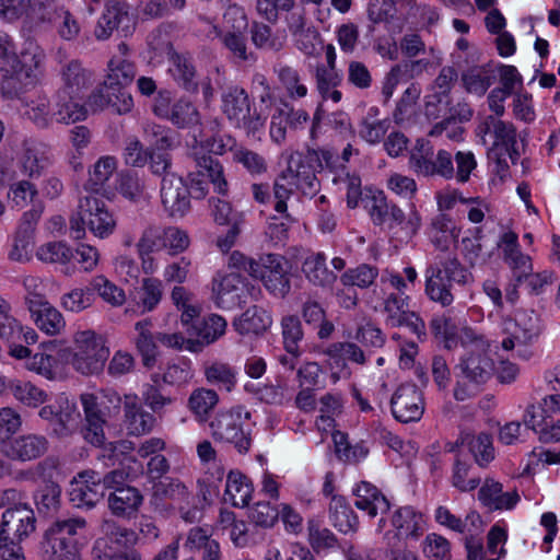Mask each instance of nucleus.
I'll return each mask as SVG.
<instances>
[{
    "label": "nucleus",
    "instance_id": "f257e3e1",
    "mask_svg": "<svg viewBox=\"0 0 560 560\" xmlns=\"http://www.w3.org/2000/svg\"><path fill=\"white\" fill-rule=\"evenodd\" d=\"M108 72L97 91L89 96V105L93 110L109 109L114 114L124 115L133 107L129 92L137 70L127 60H109Z\"/></svg>",
    "mask_w": 560,
    "mask_h": 560
},
{
    "label": "nucleus",
    "instance_id": "f03ea898",
    "mask_svg": "<svg viewBox=\"0 0 560 560\" xmlns=\"http://www.w3.org/2000/svg\"><path fill=\"white\" fill-rule=\"evenodd\" d=\"M86 521L82 517L57 518L45 529L39 542L43 560H81L85 545Z\"/></svg>",
    "mask_w": 560,
    "mask_h": 560
},
{
    "label": "nucleus",
    "instance_id": "7ed1b4c3",
    "mask_svg": "<svg viewBox=\"0 0 560 560\" xmlns=\"http://www.w3.org/2000/svg\"><path fill=\"white\" fill-rule=\"evenodd\" d=\"M63 86L55 97L57 121L61 124L75 122L85 118L83 92L91 84L90 73L78 60H71L62 68Z\"/></svg>",
    "mask_w": 560,
    "mask_h": 560
},
{
    "label": "nucleus",
    "instance_id": "20e7f679",
    "mask_svg": "<svg viewBox=\"0 0 560 560\" xmlns=\"http://www.w3.org/2000/svg\"><path fill=\"white\" fill-rule=\"evenodd\" d=\"M70 235L74 240H81L88 228L100 238L110 235L116 226L113 214L108 211L103 199L86 196L80 199L78 211L70 217Z\"/></svg>",
    "mask_w": 560,
    "mask_h": 560
},
{
    "label": "nucleus",
    "instance_id": "39448f33",
    "mask_svg": "<svg viewBox=\"0 0 560 560\" xmlns=\"http://www.w3.org/2000/svg\"><path fill=\"white\" fill-rule=\"evenodd\" d=\"M252 413L244 411L243 406L229 410H220L209 423L211 435L215 442L229 443L240 454H246L252 446V431L245 429L244 420H249Z\"/></svg>",
    "mask_w": 560,
    "mask_h": 560
},
{
    "label": "nucleus",
    "instance_id": "423d86ee",
    "mask_svg": "<svg viewBox=\"0 0 560 560\" xmlns=\"http://www.w3.org/2000/svg\"><path fill=\"white\" fill-rule=\"evenodd\" d=\"M289 260L279 254H264L250 262L249 275L260 279L265 288L277 298H285L291 290Z\"/></svg>",
    "mask_w": 560,
    "mask_h": 560
},
{
    "label": "nucleus",
    "instance_id": "0eeeda50",
    "mask_svg": "<svg viewBox=\"0 0 560 560\" xmlns=\"http://www.w3.org/2000/svg\"><path fill=\"white\" fill-rule=\"evenodd\" d=\"M195 172H190L185 179L188 184L189 197L200 200L203 199L209 191V183L220 195H226L229 184L224 177L223 166L218 159L210 154H202L196 158Z\"/></svg>",
    "mask_w": 560,
    "mask_h": 560
},
{
    "label": "nucleus",
    "instance_id": "6e6552de",
    "mask_svg": "<svg viewBox=\"0 0 560 560\" xmlns=\"http://www.w3.org/2000/svg\"><path fill=\"white\" fill-rule=\"evenodd\" d=\"M77 350L72 353V365L83 375L100 374L109 357L101 337L94 331L85 330L75 335Z\"/></svg>",
    "mask_w": 560,
    "mask_h": 560
},
{
    "label": "nucleus",
    "instance_id": "1a4fd4ad",
    "mask_svg": "<svg viewBox=\"0 0 560 560\" xmlns=\"http://www.w3.org/2000/svg\"><path fill=\"white\" fill-rule=\"evenodd\" d=\"M137 24L130 5L122 0H108L94 30L95 37L105 40L116 31L120 36H130Z\"/></svg>",
    "mask_w": 560,
    "mask_h": 560
},
{
    "label": "nucleus",
    "instance_id": "9d476101",
    "mask_svg": "<svg viewBox=\"0 0 560 560\" xmlns=\"http://www.w3.org/2000/svg\"><path fill=\"white\" fill-rule=\"evenodd\" d=\"M38 415L48 421L51 433L58 438L69 436L80 418L75 402L69 400L65 394L58 395L54 402L44 406Z\"/></svg>",
    "mask_w": 560,
    "mask_h": 560
},
{
    "label": "nucleus",
    "instance_id": "9b49d317",
    "mask_svg": "<svg viewBox=\"0 0 560 560\" xmlns=\"http://www.w3.org/2000/svg\"><path fill=\"white\" fill-rule=\"evenodd\" d=\"M214 303L222 310H234L246 303L248 294V282L245 277L237 272L213 278Z\"/></svg>",
    "mask_w": 560,
    "mask_h": 560
},
{
    "label": "nucleus",
    "instance_id": "f8f14e48",
    "mask_svg": "<svg viewBox=\"0 0 560 560\" xmlns=\"http://www.w3.org/2000/svg\"><path fill=\"white\" fill-rule=\"evenodd\" d=\"M394 418L401 423L419 421L424 411L422 392L416 384L400 385L390 399Z\"/></svg>",
    "mask_w": 560,
    "mask_h": 560
},
{
    "label": "nucleus",
    "instance_id": "ddd939ff",
    "mask_svg": "<svg viewBox=\"0 0 560 560\" xmlns=\"http://www.w3.org/2000/svg\"><path fill=\"white\" fill-rule=\"evenodd\" d=\"M161 200L164 210L172 218H183L190 210L187 182L176 174L162 177Z\"/></svg>",
    "mask_w": 560,
    "mask_h": 560
},
{
    "label": "nucleus",
    "instance_id": "4468645a",
    "mask_svg": "<svg viewBox=\"0 0 560 560\" xmlns=\"http://www.w3.org/2000/svg\"><path fill=\"white\" fill-rule=\"evenodd\" d=\"M35 524L36 517L34 511L27 503H23L4 510L0 523V530H4L5 535L12 532L13 537L22 541L35 530Z\"/></svg>",
    "mask_w": 560,
    "mask_h": 560
},
{
    "label": "nucleus",
    "instance_id": "2eb2a0df",
    "mask_svg": "<svg viewBox=\"0 0 560 560\" xmlns=\"http://www.w3.org/2000/svg\"><path fill=\"white\" fill-rule=\"evenodd\" d=\"M47 448L48 441L45 436L27 434L13 439L9 444H3L1 453L11 459L27 462L40 457Z\"/></svg>",
    "mask_w": 560,
    "mask_h": 560
},
{
    "label": "nucleus",
    "instance_id": "dca6fc26",
    "mask_svg": "<svg viewBox=\"0 0 560 560\" xmlns=\"http://www.w3.org/2000/svg\"><path fill=\"white\" fill-rule=\"evenodd\" d=\"M81 401L88 423L84 439L94 446H102L105 442L103 427L106 422L102 405L93 394L81 395Z\"/></svg>",
    "mask_w": 560,
    "mask_h": 560
},
{
    "label": "nucleus",
    "instance_id": "f3484780",
    "mask_svg": "<svg viewBox=\"0 0 560 560\" xmlns=\"http://www.w3.org/2000/svg\"><path fill=\"white\" fill-rule=\"evenodd\" d=\"M167 55L173 66L172 75L178 86L189 93H197L198 78L192 57L187 52H177L172 45H170Z\"/></svg>",
    "mask_w": 560,
    "mask_h": 560
},
{
    "label": "nucleus",
    "instance_id": "a211bd4d",
    "mask_svg": "<svg viewBox=\"0 0 560 560\" xmlns=\"http://www.w3.org/2000/svg\"><path fill=\"white\" fill-rule=\"evenodd\" d=\"M462 374L477 385L487 383L494 373L493 360L482 351L470 352L456 366Z\"/></svg>",
    "mask_w": 560,
    "mask_h": 560
},
{
    "label": "nucleus",
    "instance_id": "6ab92c4d",
    "mask_svg": "<svg viewBox=\"0 0 560 560\" xmlns=\"http://www.w3.org/2000/svg\"><path fill=\"white\" fill-rule=\"evenodd\" d=\"M107 501L108 508L114 515L129 518L142 505L143 495L138 488L126 486L112 491Z\"/></svg>",
    "mask_w": 560,
    "mask_h": 560
},
{
    "label": "nucleus",
    "instance_id": "aec40b11",
    "mask_svg": "<svg viewBox=\"0 0 560 560\" xmlns=\"http://www.w3.org/2000/svg\"><path fill=\"white\" fill-rule=\"evenodd\" d=\"M125 423L128 433L142 435L152 431L155 418L142 409L136 395H126L124 400Z\"/></svg>",
    "mask_w": 560,
    "mask_h": 560
},
{
    "label": "nucleus",
    "instance_id": "412c9836",
    "mask_svg": "<svg viewBox=\"0 0 560 560\" xmlns=\"http://www.w3.org/2000/svg\"><path fill=\"white\" fill-rule=\"evenodd\" d=\"M222 112L236 127H242V121L249 112L248 93L238 86H230L222 94Z\"/></svg>",
    "mask_w": 560,
    "mask_h": 560
},
{
    "label": "nucleus",
    "instance_id": "4be33fe9",
    "mask_svg": "<svg viewBox=\"0 0 560 560\" xmlns=\"http://www.w3.org/2000/svg\"><path fill=\"white\" fill-rule=\"evenodd\" d=\"M370 217L375 225H387L389 230L405 222L404 211L396 203L388 202L383 191L373 196Z\"/></svg>",
    "mask_w": 560,
    "mask_h": 560
},
{
    "label": "nucleus",
    "instance_id": "5701e85b",
    "mask_svg": "<svg viewBox=\"0 0 560 560\" xmlns=\"http://www.w3.org/2000/svg\"><path fill=\"white\" fill-rule=\"evenodd\" d=\"M272 323L270 314L258 305L248 307L240 317L233 320V327L240 335H260Z\"/></svg>",
    "mask_w": 560,
    "mask_h": 560
},
{
    "label": "nucleus",
    "instance_id": "b1692460",
    "mask_svg": "<svg viewBox=\"0 0 560 560\" xmlns=\"http://www.w3.org/2000/svg\"><path fill=\"white\" fill-rule=\"evenodd\" d=\"M392 524L406 538L418 539L424 532L425 522L422 513L410 505H406L395 511Z\"/></svg>",
    "mask_w": 560,
    "mask_h": 560
},
{
    "label": "nucleus",
    "instance_id": "393cba45",
    "mask_svg": "<svg viewBox=\"0 0 560 560\" xmlns=\"http://www.w3.org/2000/svg\"><path fill=\"white\" fill-rule=\"evenodd\" d=\"M329 517L334 527L343 534L354 533L359 527L358 516L342 495H332Z\"/></svg>",
    "mask_w": 560,
    "mask_h": 560
},
{
    "label": "nucleus",
    "instance_id": "a878e982",
    "mask_svg": "<svg viewBox=\"0 0 560 560\" xmlns=\"http://www.w3.org/2000/svg\"><path fill=\"white\" fill-rule=\"evenodd\" d=\"M302 271L306 279L316 287L330 285L337 279V275L327 268L324 253L307 256L302 264Z\"/></svg>",
    "mask_w": 560,
    "mask_h": 560
},
{
    "label": "nucleus",
    "instance_id": "bb28decb",
    "mask_svg": "<svg viewBox=\"0 0 560 560\" xmlns=\"http://www.w3.org/2000/svg\"><path fill=\"white\" fill-rule=\"evenodd\" d=\"M281 335L284 350L295 358H300L302 350L300 342L304 338L301 319L298 315H285L281 318Z\"/></svg>",
    "mask_w": 560,
    "mask_h": 560
},
{
    "label": "nucleus",
    "instance_id": "cd10ccee",
    "mask_svg": "<svg viewBox=\"0 0 560 560\" xmlns=\"http://www.w3.org/2000/svg\"><path fill=\"white\" fill-rule=\"evenodd\" d=\"M253 491L252 481L240 470H231L228 474L225 493L231 497L234 506L248 505Z\"/></svg>",
    "mask_w": 560,
    "mask_h": 560
},
{
    "label": "nucleus",
    "instance_id": "c85d7f7f",
    "mask_svg": "<svg viewBox=\"0 0 560 560\" xmlns=\"http://www.w3.org/2000/svg\"><path fill=\"white\" fill-rule=\"evenodd\" d=\"M463 86L467 93L483 96L497 77L486 67H471L462 73Z\"/></svg>",
    "mask_w": 560,
    "mask_h": 560
},
{
    "label": "nucleus",
    "instance_id": "c756f323",
    "mask_svg": "<svg viewBox=\"0 0 560 560\" xmlns=\"http://www.w3.org/2000/svg\"><path fill=\"white\" fill-rule=\"evenodd\" d=\"M105 489L102 483L90 481V485L85 483H71L69 490V500L77 508L91 509L95 506L105 497Z\"/></svg>",
    "mask_w": 560,
    "mask_h": 560
},
{
    "label": "nucleus",
    "instance_id": "7c9ffc66",
    "mask_svg": "<svg viewBox=\"0 0 560 560\" xmlns=\"http://www.w3.org/2000/svg\"><path fill=\"white\" fill-rule=\"evenodd\" d=\"M166 120L179 129H189L200 124V114L190 101L179 98L173 103Z\"/></svg>",
    "mask_w": 560,
    "mask_h": 560
},
{
    "label": "nucleus",
    "instance_id": "2f4dec72",
    "mask_svg": "<svg viewBox=\"0 0 560 560\" xmlns=\"http://www.w3.org/2000/svg\"><path fill=\"white\" fill-rule=\"evenodd\" d=\"M517 330L514 332L520 346H526L537 339L542 331L541 319L534 311H525L516 317Z\"/></svg>",
    "mask_w": 560,
    "mask_h": 560
},
{
    "label": "nucleus",
    "instance_id": "473e14b6",
    "mask_svg": "<svg viewBox=\"0 0 560 560\" xmlns=\"http://www.w3.org/2000/svg\"><path fill=\"white\" fill-rule=\"evenodd\" d=\"M460 444H467L469 452L480 467H486L494 458L490 434L480 433L478 436L468 433L462 434Z\"/></svg>",
    "mask_w": 560,
    "mask_h": 560
},
{
    "label": "nucleus",
    "instance_id": "72a5a7b5",
    "mask_svg": "<svg viewBox=\"0 0 560 560\" xmlns=\"http://www.w3.org/2000/svg\"><path fill=\"white\" fill-rule=\"evenodd\" d=\"M94 560H141V555L136 549H119L110 539L101 537L96 539L92 548Z\"/></svg>",
    "mask_w": 560,
    "mask_h": 560
},
{
    "label": "nucleus",
    "instance_id": "f704fd0d",
    "mask_svg": "<svg viewBox=\"0 0 560 560\" xmlns=\"http://www.w3.org/2000/svg\"><path fill=\"white\" fill-rule=\"evenodd\" d=\"M61 488L54 481L42 485L34 492V501L39 513L48 516L56 513L60 504Z\"/></svg>",
    "mask_w": 560,
    "mask_h": 560
},
{
    "label": "nucleus",
    "instance_id": "c9c22d12",
    "mask_svg": "<svg viewBox=\"0 0 560 560\" xmlns=\"http://www.w3.org/2000/svg\"><path fill=\"white\" fill-rule=\"evenodd\" d=\"M228 327L225 318L218 314H210L202 318H197L194 323L195 334L202 338L207 345L213 343L224 335Z\"/></svg>",
    "mask_w": 560,
    "mask_h": 560
},
{
    "label": "nucleus",
    "instance_id": "e433bc0d",
    "mask_svg": "<svg viewBox=\"0 0 560 560\" xmlns=\"http://www.w3.org/2000/svg\"><path fill=\"white\" fill-rule=\"evenodd\" d=\"M429 328L431 334L439 340L443 341L447 350L455 348L458 343V326L456 323L446 316H434L430 323Z\"/></svg>",
    "mask_w": 560,
    "mask_h": 560
},
{
    "label": "nucleus",
    "instance_id": "4c0bfd02",
    "mask_svg": "<svg viewBox=\"0 0 560 560\" xmlns=\"http://www.w3.org/2000/svg\"><path fill=\"white\" fill-rule=\"evenodd\" d=\"M218 401L219 396L215 390L197 388L190 394L188 407L200 421H206L209 412L215 407Z\"/></svg>",
    "mask_w": 560,
    "mask_h": 560
},
{
    "label": "nucleus",
    "instance_id": "58836bf2",
    "mask_svg": "<svg viewBox=\"0 0 560 560\" xmlns=\"http://www.w3.org/2000/svg\"><path fill=\"white\" fill-rule=\"evenodd\" d=\"M27 109L24 115L38 128H48L54 120H57V109L50 110V104L46 96H38L26 104Z\"/></svg>",
    "mask_w": 560,
    "mask_h": 560
},
{
    "label": "nucleus",
    "instance_id": "ea45409f",
    "mask_svg": "<svg viewBox=\"0 0 560 560\" xmlns=\"http://www.w3.org/2000/svg\"><path fill=\"white\" fill-rule=\"evenodd\" d=\"M451 287L442 276V269L436 268L432 271V276L427 279L425 293L432 301L439 302L442 306H448L454 300Z\"/></svg>",
    "mask_w": 560,
    "mask_h": 560
},
{
    "label": "nucleus",
    "instance_id": "a19ab883",
    "mask_svg": "<svg viewBox=\"0 0 560 560\" xmlns=\"http://www.w3.org/2000/svg\"><path fill=\"white\" fill-rule=\"evenodd\" d=\"M153 497L160 501L166 499L173 501H186L188 498V490L179 479L164 477L153 483Z\"/></svg>",
    "mask_w": 560,
    "mask_h": 560
},
{
    "label": "nucleus",
    "instance_id": "79ce46f5",
    "mask_svg": "<svg viewBox=\"0 0 560 560\" xmlns=\"http://www.w3.org/2000/svg\"><path fill=\"white\" fill-rule=\"evenodd\" d=\"M35 84L36 80L24 78V75H20L19 71L12 69L11 74L3 77L0 90L2 96L7 100H21L22 95Z\"/></svg>",
    "mask_w": 560,
    "mask_h": 560
},
{
    "label": "nucleus",
    "instance_id": "37998d69",
    "mask_svg": "<svg viewBox=\"0 0 560 560\" xmlns=\"http://www.w3.org/2000/svg\"><path fill=\"white\" fill-rule=\"evenodd\" d=\"M308 542L317 555L335 548L338 544V539L332 532L328 528H322L319 523L315 520H308Z\"/></svg>",
    "mask_w": 560,
    "mask_h": 560
},
{
    "label": "nucleus",
    "instance_id": "c03bdc74",
    "mask_svg": "<svg viewBox=\"0 0 560 560\" xmlns=\"http://www.w3.org/2000/svg\"><path fill=\"white\" fill-rule=\"evenodd\" d=\"M90 290L93 295L97 293L105 302L115 306L121 305L126 299L124 290L102 275L91 280Z\"/></svg>",
    "mask_w": 560,
    "mask_h": 560
},
{
    "label": "nucleus",
    "instance_id": "a18cd8bd",
    "mask_svg": "<svg viewBox=\"0 0 560 560\" xmlns=\"http://www.w3.org/2000/svg\"><path fill=\"white\" fill-rule=\"evenodd\" d=\"M205 375L210 384L231 392L236 384V374L232 366L222 362H213L205 370Z\"/></svg>",
    "mask_w": 560,
    "mask_h": 560
},
{
    "label": "nucleus",
    "instance_id": "49530a36",
    "mask_svg": "<svg viewBox=\"0 0 560 560\" xmlns=\"http://www.w3.org/2000/svg\"><path fill=\"white\" fill-rule=\"evenodd\" d=\"M11 395H13L21 402L37 407L47 401L48 395L40 388L33 385L31 382L15 380L11 385Z\"/></svg>",
    "mask_w": 560,
    "mask_h": 560
},
{
    "label": "nucleus",
    "instance_id": "de8ad7c7",
    "mask_svg": "<svg viewBox=\"0 0 560 560\" xmlns=\"http://www.w3.org/2000/svg\"><path fill=\"white\" fill-rule=\"evenodd\" d=\"M378 276L376 267L362 264L353 269H348L340 277V281L346 287H359L361 289L369 288Z\"/></svg>",
    "mask_w": 560,
    "mask_h": 560
},
{
    "label": "nucleus",
    "instance_id": "09e8293b",
    "mask_svg": "<svg viewBox=\"0 0 560 560\" xmlns=\"http://www.w3.org/2000/svg\"><path fill=\"white\" fill-rule=\"evenodd\" d=\"M116 168V161L112 156L101 158L89 172L90 178L85 184V188L92 191H98L101 187L108 180Z\"/></svg>",
    "mask_w": 560,
    "mask_h": 560
},
{
    "label": "nucleus",
    "instance_id": "8fccbe9b",
    "mask_svg": "<svg viewBox=\"0 0 560 560\" xmlns=\"http://www.w3.org/2000/svg\"><path fill=\"white\" fill-rule=\"evenodd\" d=\"M43 54L37 50H23L12 65V69L19 71L24 78L38 80L39 67Z\"/></svg>",
    "mask_w": 560,
    "mask_h": 560
},
{
    "label": "nucleus",
    "instance_id": "3c124183",
    "mask_svg": "<svg viewBox=\"0 0 560 560\" xmlns=\"http://www.w3.org/2000/svg\"><path fill=\"white\" fill-rule=\"evenodd\" d=\"M250 39L258 49L279 51L282 43L272 36L271 27L254 21L250 25Z\"/></svg>",
    "mask_w": 560,
    "mask_h": 560
},
{
    "label": "nucleus",
    "instance_id": "603ef678",
    "mask_svg": "<svg viewBox=\"0 0 560 560\" xmlns=\"http://www.w3.org/2000/svg\"><path fill=\"white\" fill-rule=\"evenodd\" d=\"M420 94L421 89L416 83H412L405 90L393 113L394 121L397 125L404 122L406 118L411 115L412 108L417 104Z\"/></svg>",
    "mask_w": 560,
    "mask_h": 560
},
{
    "label": "nucleus",
    "instance_id": "864d4df0",
    "mask_svg": "<svg viewBox=\"0 0 560 560\" xmlns=\"http://www.w3.org/2000/svg\"><path fill=\"white\" fill-rule=\"evenodd\" d=\"M95 301V295L90 290V284L85 288H77L62 295L61 304L70 312L79 313L90 307Z\"/></svg>",
    "mask_w": 560,
    "mask_h": 560
},
{
    "label": "nucleus",
    "instance_id": "5fc2aeb1",
    "mask_svg": "<svg viewBox=\"0 0 560 560\" xmlns=\"http://www.w3.org/2000/svg\"><path fill=\"white\" fill-rule=\"evenodd\" d=\"M38 259L46 262L67 264L74 256L71 248L63 242H50L40 246L36 253Z\"/></svg>",
    "mask_w": 560,
    "mask_h": 560
},
{
    "label": "nucleus",
    "instance_id": "6e6d98bb",
    "mask_svg": "<svg viewBox=\"0 0 560 560\" xmlns=\"http://www.w3.org/2000/svg\"><path fill=\"white\" fill-rule=\"evenodd\" d=\"M423 552L432 560H451V544L445 537L432 533L423 541Z\"/></svg>",
    "mask_w": 560,
    "mask_h": 560
},
{
    "label": "nucleus",
    "instance_id": "4d7b16f0",
    "mask_svg": "<svg viewBox=\"0 0 560 560\" xmlns=\"http://www.w3.org/2000/svg\"><path fill=\"white\" fill-rule=\"evenodd\" d=\"M280 512L269 502H257L249 511L248 517L258 526L269 528L272 527L279 518Z\"/></svg>",
    "mask_w": 560,
    "mask_h": 560
},
{
    "label": "nucleus",
    "instance_id": "13d9d810",
    "mask_svg": "<svg viewBox=\"0 0 560 560\" xmlns=\"http://www.w3.org/2000/svg\"><path fill=\"white\" fill-rule=\"evenodd\" d=\"M57 9L51 0H31V5L26 12L31 20L39 24L56 23L57 22Z\"/></svg>",
    "mask_w": 560,
    "mask_h": 560
},
{
    "label": "nucleus",
    "instance_id": "bf43d9fd",
    "mask_svg": "<svg viewBox=\"0 0 560 560\" xmlns=\"http://www.w3.org/2000/svg\"><path fill=\"white\" fill-rule=\"evenodd\" d=\"M106 539L113 540V542L119 549H133V545L138 540V535L135 530L121 527L116 525L115 523H107L105 525V536Z\"/></svg>",
    "mask_w": 560,
    "mask_h": 560
},
{
    "label": "nucleus",
    "instance_id": "052dcab7",
    "mask_svg": "<svg viewBox=\"0 0 560 560\" xmlns=\"http://www.w3.org/2000/svg\"><path fill=\"white\" fill-rule=\"evenodd\" d=\"M36 326L47 335H57L65 327V320L61 313L49 305L44 313L35 317Z\"/></svg>",
    "mask_w": 560,
    "mask_h": 560
},
{
    "label": "nucleus",
    "instance_id": "680f3d73",
    "mask_svg": "<svg viewBox=\"0 0 560 560\" xmlns=\"http://www.w3.org/2000/svg\"><path fill=\"white\" fill-rule=\"evenodd\" d=\"M457 79L458 73L454 67H443L434 81L439 91L433 94V98H436V102H443L444 98H446V104L450 105V93L452 91L453 84L457 81Z\"/></svg>",
    "mask_w": 560,
    "mask_h": 560
},
{
    "label": "nucleus",
    "instance_id": "e2e57ef3",
    "mask_svg": "<svg viewBox=\"0 0 560 560\" xmlns=\"http://www.w3.org/2000/svg\"><path fill=\"white\" fill-rule=\"evenodd\" d=\"M37 195L38 191L32 183L20 180L10 186L8 198L15 207L23 208L27 205L28 200L35 203L34 199Z\"/></svg>",
    "mask_w": 560,
    "mask_h": 560
},
{
    "label": "nucleus",
    "instance_id": "0e129e2a",
    "mask_svg": "<svg viewBox=\"0 0 560 560\" xmlns=\"http://www.w3.org/2000/svg\"><path fill=\"white\" fill-rule=\"evenodd\" d=\"M116 189L130 200L139 198L142 194V185L137 172L128 170L119 173Z\"/></svg>",
    "mask_w": 560,
    "mask_h": 560
},
{
    "label": "nucleus",
    "instance_id": "69168bd1",
    "mask_svg": "<svg viewBox=\"0 0 560 560\" xmlns=\"http://www.w3.org/2000/svg\"><path fill=\"white\" fill-rule=\"evenodd\" d=\"M390 324L393 327L407 326L420 341L427 338L425 323L416 312L392 315Z\"/></svg>",
    "mask_w": 560,
    "mask_h": 560
},
{
    "label": "nucleus",
    "instance_id": "338daca9",
    "mask_svg": "<svg viewBox=\"0 0 560 560\" xmlns=\"http://www.w3.org/2000/svg\"><path fill=\"white\" fill-rule=\"evenodd\" d=\"M20 425V416L12 409L3 408L0 410V450L3 448V444H9L13 440L11 438Z\"/></svg>",
    "mask_w": 560,
    "mask_h": 560
},
{
    "label": "nucleus",
    "instance_id": "774afa93",
    "mask_svg": "<svg viewBox=\"0 0 560 560\" xmlns=\"http://www.w3.org/2000/svg\"><path fill=\"white\" fill-rule=\"evenodd\" d=\"M162 282L155 278H144L142 281L141 304L145 311H152L161 301Z\"/></svg>",
    "mask_w": 560,
    "mask_h": 560
}]
</instances>
